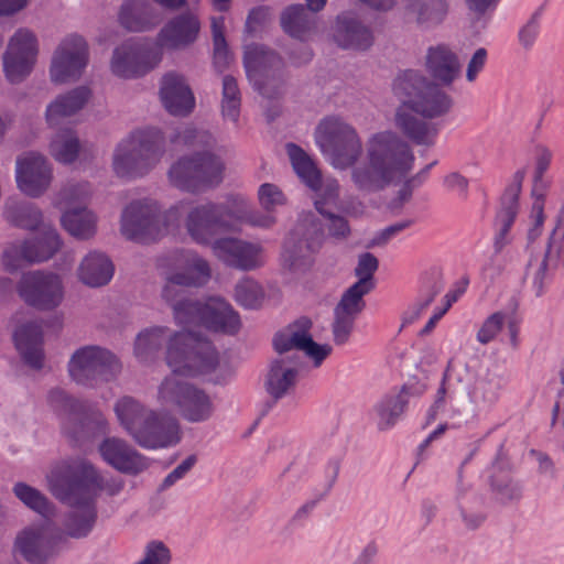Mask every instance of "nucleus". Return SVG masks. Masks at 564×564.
Listing matches in <instances>:
<instances>
[{"instance_id":"nucleus-1","label":"nucleus","mask_w":564,"mask_h":564,"mask_svg":"<svg viewBox=\"0 0 564 564\" xmlns=\"http://www.w3.org/2000/svg\"><path fill=\"white\" fill-rule=\"evenodd\" d=\"M392 93L400 101L394 112L397 129L417 145H433L438 130L425 119L448 113L453 106L452 97L413 69H406L394 78Z\"/></svg>"},{"instance_id":"nucleus-2","label":"nucleus","mask_w":564,"mask_h":564,"mask_svg":"<svg viewBox=\"0 0 564 564\" xmlns=\"http://www.w3.org/2000/svg\"><path fill=\"white\" fill-rule=\"evenodd\" d=\"M164 344L166 364L173 373L209 372L218 366V355L210 341L191 332L170 335L166 326H152L140 332L134 343V355L142 362L151 361Z\"/></svg>"},{"instance_id":"nucleus-3","label":"nucleus","mask_w":564,"mask_h":564,"mask_svg":"<svg viewBox=\"0 0 564 564\" xmlns=\"http://www.w3.org/2000/svg\"><path fill=\"white\" fill-rule=\"evenodd\" d=\"M95 480L94 471L84 464L59 465L47 476L53 496L73 508L64 522L65 531L72 538H85L96 522V506L90 492Z\"/></svg>"},{"instance_id":"nucleus-4","label":"nucleus","mask_w":564,"mask_h":564,"mask_svg":"<svg viewBox=\"0 0 564 564\" xmlns=\"http://www.w3.org/2000/svg\"><path fill=\"white\" fill-rule=\"evenodd\" d=\"M183 139L186 143L204 149L180 158L169 170L170 183L184 192L204 193L218 186L224 178L225 164L220 156L212 152L216 141L207 131L187 129Z\"/></svg>"},{"instance_id":"nucleus-5","label":"nucleus","mask_w":564,"mask_h":564,"mask_svg":"<svg viewBox=\"0 0 564 564\" xmlns=\"http://www.w3.org/2000/svg\"><path fill=\"white\" fill-rule=\"evenodd\" d=\"M113 410L121 426L143 448H167L182 440L178 420L166 411L150 409L130 395L117 400Z\"/></svg>"},{"instance_id":"nucleus-6","label":"nucleus","mask_w":564,"mask_h":564,"mask_svg":"<svg viewBox=\"0 0 564 564\" xmlns=\"http://www.w3.org/2000/svg\"><path fill=\"white\" fill-rule=\"evenodd\" d=\"M243 67L250 85L267 99H278L288 82L283 57L274 50L258 43L243 47Z\"/></svg>"},{"instance_id":"nucleus-7","label":"nucleus","mask_w":564,"mask_h":564,"mask_svg":"<svg viewBox=\"0 0 564 564\" xmlns=\"http://www.w3.org/2000/svg\"><path fill=\"white\" fill-rule=\"evenodd\" d=\"M158 402L163 406L176 408L181 416L191 423L208 421L214 413L210 397L176 373L165 377L159 386Z\"/></svg>"},{"instance_id":"nucleus-8","label":"nucleus","mask_w":564,"mask_h":564,"mask_svg":"<svg viewBox=\"0 0 564 564\" xmlns=\"http://www.w3.org/2000/svg\"><path fill=\"white\" fill-rule=\"evenodd\" d=\"M241 217L229 204L207 202L188 212L185 226L193 240L208 245L219 235L237 231Z\"/></svg>"},{"instance_id":"nucleus-9","label":"nucleus","mask_w":564,"mask_h":564,"mask_svg":"<svg viewBox=\"0 0 564 564\" xmlns=\"http://www.w3.org/2000/svg\"><path fill=\"white\" fill-rule=\"evenodd\" d=\"M315 138L335 167L352 166L361 154V142L356 130L339 118L329 117L321 121Z\"/></svg>"},{"instance_id":"nucleus-10","label":"nucleus","mask_w":564,"mask_h":564,"mask_svg":"<svg viewBox=\"0 0 564 564\" xmlns=\"http://www.w3.org/2000/svg\"><path fill=\"white\" fill-rule=\"evenodd\" d=\"M118 358L108 349L99 346H85L72 355L67 370L78 384L93 386L98 381H111L121 371Z\"/></svg>"},{"instance_id":"nucleus-11","label":"nucleus","mask_w":564,"mask_h":564,"mask_svg":"<svg viewBox=\"0 0 564 564\" xmlns=\"http://www.w3.org/2000/svg\"><path fill=\"white\" fill-rule=\"evenodd\" d=\"M367 160L379 165L393 181L412 170L415 158L409 143L395 132L381 131L369 139Z\"/></svg>"},{"instance_id":"nucleus-12","label":"nucleus","mask_w":564,"mask_h":564,"mask_svg":"<svg viewBox=\"0 0 564 564\" xmlns=\"http://www.w3.org/2000/svg\"><path fill=\"white\" fill-rule=\"evenodd\" d=\"M161 154V147L155 140L144 134H132L116 148L112 167L120 177L142 176L160 161Z\"/></svg>"},{"instance_id":"nucleus-13","label":"nucleus","mask_w":564,"mask_h":564,"mask_svg":"<svg viewBox=\"0 0 564 564\" xmlns=\"http://www.w3.org/2000/svg\"><path fill=\"white\" fill-rule=\"evenodd\" d=\"M180 264L183 271L166 274L162 286V300L174 310L175 304L182 303L189 297L188 288L205 285L212 275L208 262L195 252L181 253Z\"/></svg>"},{"instance_id":"nucleus-14","label":"nucleus","mask_w":564,"mask_h":564,"mask_svg":"<svg viewBox=\"0 0 564 564\" xmlns=\"http://www.w3.org/2000/svg\"><path fill=\"white\" fill-rule=\"evenodd\" d=\"M323 240L324 225L312 212L302 213L294 232L285 243L283 267L290 271L303 269L310 256L322 247Z\"/></svg>"},{"instance_id":"nucleus-15","label":"nucleus","mask_w":564,"mask_h":564,"mask_svg":"<svg viewBox=\"0 0 564 564\" xmlns=\"http://www.w3.org/2000/svg\"><path fill=\"white\" fill-rule=\"evenodd\" d=\"M312 326V321L302 316L278 330L272 338V345L278 357L292 356V354L303 351L314 360L315 365H319L330 355L332 347L329 345H321L313 339L311 335Z\"/></svg>"},{"instance_id":"nucleus-16","label":"nucleus","mask_w":564,"mask_h":564,"mask_svg":"<svg viewBox=\"0 0 564 564\" xmlns=\"http://www.w3.org/2000/svg\"><path fill=\"white\" fill-rule=\"evenodd\" d=\"M17 292L26 305L39 311H52L58 307L64 299L61 278L44 271L24 273L17 284Z\"/></svg>"},{"instance_id":"nucleus-17","label":"nucleus","mask_w":564,"mask_h":564,"mask_svg":"<svg viewBox=\"0 0 564 564\" xmlns=\"http://www.w3.org/2000/svg\"><path fill=\"white\" fill-rule=\"evenodd\" d=\"M163 227L161 210L152 200L131 202L121 214V232L135 242L156 240Z\"/></svg>"},{"instance_id":"nucleus-18","label":"nucleus","mask_w":564,"mask_h":564,"mask_svg":"<svg viewBox=\"0 0 564 564\" xmlns=\"http://www.w3.org/2000/svg\"><path fill=\"white\" fill-rule=\"evenodd\" d=\"M160 62L161 54L158 50L127 41L112 51L109 68L116 77L132 79L144 76Z\"/></svg>"},{"instance_id":"nucleus-19","label":"nucleus","mask_w":564,"mask_h":564,"mask_svg":"<svg viewBox=\"0 0 564 564\" xmlns=\"http://www.w3.org/2000/svg\"><path fill=\"white\" fill-rule=\"evenodd\" d=\"M88 44L77 34L66 36L57 46L52 57L50 75L55 84L76 80L88 63Z\"/></svg>"},{"instance_id":"nucleus-20","label":"nucleus","mask_w":564,"mask_h":564,"mask_svg":"<svg viewBox=\"0 0 564 564\" xmlns=\"http://www.w3.org/2000/svg\"><path fill=\"white\" fill-rule=\"evenodd\" d=\"M62 247V240L55 228L43 226L42 231L21 246H11L3 251V263L9 271H15L22 261L43 262L51 259Z\"/></svg>"},{"instance_id":"nucleus-21","label":"nucleus","mask_w":564,"mask_h":564,"mask_svg":"<svg viewBox=\"0 0 564 564\" xmlns=\"http://www.w3.org/2000/svg\"><path fill=\"white\" fill-rule=\"evenodd\" d=\"M37 54V41L33 32L19 29L10 39L3 54V69L10 83L22 82L32 70Z\"/></svg>"},{"instance_id":"nucleus-22","label":"nucleus","mask_w":564,"mask_h":564,"mask_svg":"<svg viewBox=\"0 0 564 564\" xmlns=\"http://www.w3.org/2000/svg\"><path fill=\"white\" fill-rule=\"evenodd\" d=\"M15 174L18 188L30 197L41 196L52 181V171L45 158L34 152L17 159Z\"/></svg>"},{"instance_id":"nucleus-23","label":"nucleus","mask_w":564,"mask_h":564,"mask_svg":"<svg viewBox=\"0 0 564 564\" xmlns=\"http://www.w3.org/2000/svg\"><path fill=\"white\" fill-rule=\"evenodd\" d=\"M524 171H517L513 174L512 183L508 185L500 198V208L497 212L495 224L498 227L494 240L495 253L498 254L510 243L508 234L517 218L519 212V197L524 180Z\"/></svg>"},{"instance_id":"nucleus-24","label":"nucleus","mask_w":564,"mask_h":564,"mask_svg":"<svg viewBox=\"0 0 564 564\" xmlns=\"http://www.w3.org/2000/svg\"><path fill=\"white\" fill-rule=\"evenodd\" d=\"M215 256L226 265L251 271L261 265V247L237 238H218L213 241Z\"/></svg>"},{"instance_id":"nucleus-25","label":"nucleus","mask_w":564,"mask_h":564,"mask_svg":"<svg viewBox=\"0 0 564 564\" xmlns=\"http://www.w3.org/2000/svg\"><path fill=\"white\" fill-rule=\"evenodd\" d=\"M159 94L165 110L172 116L186 117L195 107V97L187 79L176 72L162 76Z\"/></svg>"},{"instance_id":"nucleus-26","label":"nucleus","mask_w":564,"mask_h":564,"mask_svg":"<svg viewBox=\"0 0 564 564\" xmlns=\"http://www.w3.org/2000/svg\"><path fill=\"white\" fill-rule=\"evenodd\" d=\"M302 366L300 354L276 357L271 361L264 387L274 401L285 397L295 387Z\"/></svg>"},{"instance_id":"nucleus-27","label":"nucleus","mask_w":564,"mask_h":564,"mask_svg":"<svg viewBox=\"0 0 564 564\" xmlns=\"http://www.w3.org/2000/svg\"><path fill=\"white\" fill-rule=\"evenodd\" d=\"M102 458L115 469L138 475L148 467V459L128 442L118 437H107L99 445Z\"/></svg>"},{"instance_id":"nucleus-28","label":"nucleus","mask_w":564,"mask_h":564,"mask_svg":"<svg viewBox=\"0 0 564 564\" xmlns=\"http://www.w3.org/2000/svg\"><path fill=\"white\" fill-rule=\"evenodd\" d=\"M333 36L339 47L360 52L369 50L375 42L371 29L352 12L337 15Z\"/></svg>"},{"instance_id":"nucleus-29","label":"nucleus","mask_w":564,"mask_h":564,"mask_svg":"<svg viewBox=\"0 0 564 564\" xmlns=\"http://www.w3.org/2000/svg\"><path fill=\"white\" fill-rule=\"evenodd\" d=\"M14 551L30 564H50L57 554L56 542L37 528L22 530L14 540Z\"/></svg>"},{"instance_id":"nucleus-30","label":"nucleus","mask_w":564,"mask_h":564,"mask_svg":"<svg viewBox=\"0 0 564 564\" xmlns=\"http://www.w3.org/2000/svg\"><path fill=\"white\" fill-rule=\"evenodd\" d=\"M425 69L438 88L449 87L460 75L462 66L456 53L448 46H430L425 55Z\"/></svg>"},{"instance_id":"nucleus-31","label":"nucleus","mask_w":564,"mask_h":564,"mask_svg":"<svg viewBox=\"0 0 564 564\" xmlns=\"http://www.w3.org/2000/svg\"><path fill=\"white\" fill-rule=\"evenodd\" d=\"M198 18L186 12L171 19L160 31L159 42L167 48H181L194 43L198 36Z\"/></svg>"},{"instance_id":"nucleus-32","label":"nucleus","mask_w":564,"mask_h":564,"mask_svg":"<svg viewBox=\"0 0 564 564\" xmlns=\"http://www.w3.org/2000/svg\"><path fill=\"white\" fill-rule=\"evenodd\" d=\"M13 338L24 362L33 369H42L44 360L42 325L37 322H28L15 329Z\"/></svg>"},{"instance_id":"nucleus-33","label":"nucleus","mask_w":564,"mask_h":564,"mask_svg":"<svg viewBox=\"0 0 564 564\" xmlns=\"http://www.w3.org/2000/svg\"><path fill=\"white\" fill-rule=\"evenodd\" d=\"M280 25L292 39L306 42L316 33L317 17L302 3L290 4L280 14Z\"/></svg>"},{"instance_id":"nucleus-34","label":"nucleus","mask_w":564,"mask_h":564,"mask_svg":"<svg viewBox=\"0 0 564 564\" xmlns=\"http://www.w3.org/2000/svg\"><path fill=\"white\" fill-rule=\"evenodd\" d=\"M91 91L87 86H78L59 95L46 108V120L51 126L59 124L61 120L75 115L87 104Z\"/></svg>"},{"instance_id":"nucleus-35","label":"nucleus","mask_w":564,"mask_h":564,"mask_svg":"<svg viewBox=\"0 0 564 564\" xmlns=\"http://www.w3.org/2000/svg\"><path fill=\"white\" fill-rule=\"evenodd\" d=\"M203 325L215 332L234 335L240 328V318L229 303L221 299H210L205 303Z\"/></svg>"},{"instance_id":"nucleus-36","label":"nucleus","mask_w":564,"mask_h":564,"mask_svg":"<svg viewBox=\"0 0 564 564\" xmlns=\"http://www.w3.org/2000/svg\"><path fill=\"white\" fill-rule=\"evenodd\" d=\"M113 271V264L105 253L91 251L82 260L78 278L90 288H99L109 283Z\"/></svg>"},{"instance_id":"nucleus-37","label":"nucleus","mask_w":564,"mask_h":564,"mask_svg":"<svg viewBox=\"0 0 564 564\" xmlns=\"http://www.w3.org/2000/svg\"><path fill=\"white\" fill-rule=\"evenodd\" d=\"M405 15L419 26H435L448 12L446 0H404Z\"/></svg>"},{"instance_id":"nucleus-38","label":"nucleus","mask_w":564,"mask_h":564,"mask_svg":"<svg viewBox=\"0 0 564 564\" xmlns=\"http://www.w3.org/2000/svg\"><path fill=\"white\" fill-rule=\"evenodd\" d=\"M119 20L131 32H144L158 23L153 8L147 0H126L121 6Z\"/></svg>"},{"instance_id":"nucleus-39","label":"nucleus","mask_w":564,"mask_h":564,"mask_svg":"<svg viewBox=\"0 0 564 564\" xmlns=\"http://www.w3.org/2000/svg\"><path fill=\"white\" fill-rule=\"evenodd\" d=\"M63 228L73 237L87 240L95 236L97 217L86 206L67 207L61 216Z\"/></svg>"},{"instance_id":"nucleus-40","label":"nucleus","mask_w":564,"mask_h":564,"mask_svg":"<svg viewBox=\"0 0 564 564\" xmlns=\"http://www.w3.org/2000/svg\"><path fill=\"white\" fill-rule=\"evenodd\" d=\"M409 389L403 386L399 392L384 395L375 406L377 413L378 429L386 431L392 427L398 419L404 413L409 402Z\"/></svg>"},{"instance_id":"nucleus-41","label":"nucleus","mask_w":564,"mask_h":564,"mask_svg":"<svg viewBox=\"0 0 564 564\" xmlns=\"http://www.w3.org/2000/svg\"><path fill=\"white\" fill-rule=\"evenodd\" d=\"M350 176L355 187L366 193L382 191L392 182L389 175L372 161L352 166Z\"/></svg>"},{"instance_id":"nucleus-42","label":"nucleus","mask_w":564,"mask_h":564,"mask_svg":"<svg viewBox=\"0 0 564 564\" xmlns=\"http://www.w3.org/2000/svg\"><path fill=\"white\" fill-rule=\"evenodd\" d=\"M3 216L11 225L28 230H34L42 223V213L34 204L14 198L6 202Z\"/></svg>"},{"instance_id":"nucleus-43","label":"nucleus","mask_w":564,"mask_h":564,"mask_svg":"<svg viewBox=\"0 0 564 564\" xmlns=\"http://www.w3.org/2000/svg\"><path fill=\"white\" fill-rule=\"evenodd\" d=\"M286 151L297 176L311 188L321 185V173L307 153L295 143H288Z\"/></svg>"},{"instance_id":"nucleus-44","label":"nucleus","mask_w":564,"mask_h":564,"mask_svg":"<svg viewBox=\"0 0 564 564\" xmlns=\"http://www.w3.org/2000/svg\"><path fill=\"white\" fill-rule=\"evenodd\" d=\"M52 156L62 163H72L79 152V140L72 130H63L55 134L50 145Z\"/></svg>"},{"instance_id":"nucleus-45","label":"nucleus","mask_w":564,"mask_h":564,"mask_svg":"<svg viewBox=\"0 0 564 564\" xmlns=\"http://www.w3.org/2000/svg\"><path fill=\"white\" fill-rule=\"evenodd\" d=\"M371 291L369 288L355 282L343 293L334 311L357 318L366 307L364 296Z\"/></svg>"},{"instance_id":"nucleus-46","label":"nucleus","mask_w":564,"mask_h":564,"mask_svg":"<svg viewBox=\"0 0 564 564\" xmlns=\"http://www.w3.org/2000/svg\"><path fill=\"white\" fill-rule=\"evenodd\" d=\"M13 492L24 506L39 514L48 517L53 513V506L36 488L31 487L25 482H17L13 486Z\"/></svg>"},{"instance_id":"nucleus-47","label":"nucleus","mask_w":564,"mask_h":564,"mask_svg":"<svg viewBox=\"0 0 564 564\" xmlns=\"http://www.w3.org/2000/svg\"><path fill=\"white\" fill-rule=\"evenodd\" d=\"M173 316L178 325L184 327L203 325L205 303L193 297H187L182 303L175 304Z\"/></svg>"},{"instance_id":"nucleus-48","label":"nucleus","mask_w":564,"mask_h":564,"mask_svg":"<svg viewBox=\"0 0 564 564\" xmlns=\"http://www.w3.org/2000/svg\"><path fill=\"white\" fill-rule=\"evenodd\" d=\"M241 97L235 77L226 75L223 78L221 112L225 118L236 122L240 113Z\"/></svg>"},{"instance_id":"nucleus-49","label":"nucleus","mask_w":564,"mask_h":564,"mask_svg":"<svg viewBox=\"0 0 564 564\" xmlns=\"http://www.w3.org/2000/svg\"><path fill=\"white\" fill-rule=\"evenodd\" d=\"M562 224V219H557V224L555 228L552 230L549 236L545 253L543 260L536 271L534 283L536 284L538 290L542 289L543 278L545 275L547 269V261L552 259L553 253L556 258L560 257L562 251V246L564 241V229H561L560 226Z\"/></svg>"},{"instance_id":"nucleus-50","label":"nucleus","mask_w":564,"mask_h":564,"mask_svg":"<svg viewBox=\"0 0 564 564\" xmlns=\"http://www.w3.org/2000/svg\"><path fill=\"white\" fill-rule=\"evenodd\" d=\"M236 301L246 308H258L263 300L262 288L251 279L237 283L235 289Z\"/></svg>"},{"instance_id":"nucleus-51","label":"nucleus","mask_w":564,"mask_h":564,"mask_svg":"<svg viewBox=\"0 0 564 564\" xmlns=\"http://www.w3.org/2000/svg\"><path fill=\"white\" fill-rule=\"evenodd\" d=\"M491 489L497 500L502 503L518 500L521 489L518 484L506 473H499L491 477Z\"/></svg>"},{"instance_id":"nucleus-52","label":"nucleus","mask_w":564,"mask_h":564,"mask_svg":"<svg viewBox=\"0 0 564 564\" xmlns=\"http://www.w3.org/2000/svg\"><path fill=\"white\" fill-rule=\"evenodd\" d=\"M212 33L214 43V64L223 70L229 63V52L227 42L224 34V19H213L212 21Z\"/></svg>"},{"instance_id":"nucleus-53","label":"nucleus","mask_w":564,"mask_h":564,"mask_svg":"<svg viewBox=\"0 0 564 564\" xmlns=\"http://www.w3.org/2000/svg\"><path fill=\"white\" fill-rule=\"evenodd\" d=\"M379 268L377 257L370 252H364L358 256L357 265L354 270L358 278L356 283L361 284L370 290L375 289V273Z\"/></svg>"},{"instance_id":"nucleus-54","label":"nucleus","mask_w":564,"mask_h":564,"mask_svg":"<svg viewBox=\"0 0 564 564\" xmlns=\"http://www.w3.org/2000/svg\"><path fill=\"white\" fill-rule=\"evenodd\" d=\"M315 207L321 215L327 220L326 227L328 235L336 240H346L351 234L348 220L340 215L334 214L321 207V202L315 200Z\"/></svg>"},{"instance_id":"nucleus-55","label":"nucleus","mask_w":564,"mask_h":564,"mask_svg":"<svg viewBox=\"0 0 564 564\" xmlns=\"http://www.w3.org/2000/svg\"><path fill=\"white\" fill-rule=\"evenodd\" d=\"M77 464H84L94 471L96 480L94 484H91L90 492H91V502H95V497L97 495V490L105 491L108 496H116L118 495L124 487V481L121 478H108L104 479L101 478L97 470L94 468V466L84 460V459H76L70 463H66L65 465H77Z\"/></svg>"},{"instance_id":"nucleus-56","label":"nucleus","mask_w":564,"mask_h":564,"mask_svg":"<svg viewBox=\"0 0 564 564\" xmlns=\"http://www.w3.org/2000/svg\"><path fill=\"white\" fill-rule=\"evenodd\" d=\"M46 400L50 408L57 413H75L79 408L78 401L61 388L51 389Z\"/></svg>"},{"instance_id":"nucleus-57","label":"nucleus","mask_w":564,"mask_h":564,"mask_svg":"<svg viewBox=\"0 0 564 564\" xmlns=\"http://www.w3.org/2000/svg\"><path fill=\"white\" fill-rule=\"evenodd\" d=\"M505 319L506 314L503 312H495L488 316L477 332V340L482 345L490 343L501 330Z\"/></svg>"},{"instance_id":"nucleus-58","label":"nucleus","mask_w":564,"mask_h":564,"mask_svg":"<svg viewBox=\"0 0 564 564\" xmlns=\"http://www.w3.org/2000/svg\"><path fill=\"white\" fill-rule=\"evenodd\" d=\"M356 318L335 312L332 323L333 340L336 345H344L348 341L354 329Z\"/></svg>"},{"instance_id":"nucleus-59","label":"nucleus","mask_w":564,"mask_h":564,"mask_svg":"<svg viewBox=\"0 0 564 564\" xmlns=\"http://www.w3.org/2000/svg\"><path fill=\"white\" fill-rule=\"evenodd\" d=\"M258 195L261 206L267 212H271L275 206L283 205L285 202V197L280 188L271 183L262 184Z\"/></svg>"},{"instance_id":"nucleus-60","label":"nucleus","mask_w":564,"mask_h":564,"mask_svg":"<svg viewBox=\"0 0 564 564\" xmlns=\"http://www.w3.org/2000/svg\"><path fill=\"white\" fill-rule=\"evenodd\" d=\"M268 19H269V8L257 7V8L251 9L247 15L246 23H245V29H243L245 36L249 37V39L254 37L256 34L258 33V31L260 30V28L263 26L264 23L268 21Z\"/></svg>"},{"instance_id":"nucleus-61","label":"nucleus","mask_w":564,"mask_h":564,"mask_svg":"<svg viewBox=\"0 0 564 564\" xmlns=\"http://www.w3.org/2000/svg\"><path fill=\"white\" fill-rule=\"evenodd\" d=\"M197 457L192 454L187 456L180 465H177L161 482L159 490L163 491L171 486H173L176 481L182 479L196 464Z\"/></svg>"},{"instance_id":"nucleus-62","label":"nucleus","mask_w":564,"mask_h":564,"mask_svg":"<svg viewBox=\"0 0 564 564\" xmlns=\"http://www.w3.org/2000/svg\"><path fill=\"white\" fill-rule=\"evenodd\" d=\"M234 210L242 215L239 219V226L241 223H247L253 227L270 228L275 223V218L269 214L270 212L265 214L248 212L243 207H234Z\"/></svg>"},{"instance_id":"nucleus-63","label":"nucleus","mask_w":564,"mask_h":564,"mask_svg":"<svg viewBox=\"0 0 564 564\" xmlns=\"http://www.w3.org/2000/svg\"><path fill=\"white\" fill-rule=\"evenodd\" d=\"M89 189L86 184H72L59 192V203L67 207H74L76 203H83L88 196Z\"/></svg>"},{"instance_id":"nucleus-64","label":"nucleus","mask_w":564,"mask_h":564,"mask_svg":"<svg viewBox=\"0 0 564 564\" xmlns=\"http://www.w3.org/2000/svg\"><path fill=\"white\" fill-rule=\"evenodd\" d=\"M540 23L539 13H534L530 20L519 31V42L525 50H530L539 35Z\"/></svg>"}]
</instances>
